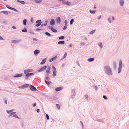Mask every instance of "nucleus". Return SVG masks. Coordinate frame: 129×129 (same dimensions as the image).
<instances>
[{"label": "nucleus", "instance_id": "obj_1", "mask_svg": "<svg viewBox=\"0 0 129 129\" xmlns=\"http://www.w3.org/2000/svg\"><path fill=\"white\" fill-rule=\"evenodd\" d=\"M106 72V73L108 75L112 74V71L111 69L108 66H106L105 67Z\"/></svg>", "mask_w": 129, "mask_h": 129}, {"label": "nucleus", "instance_id": "obj_2", "mask_svg": "<svg viewBox=\"0 0 129 129\" xmlns=\"http://www.w3.org/2000/svg\"><path fill=\"white\" fill-rule=\"evenodd\" d=\"M29 86V84H24L18 87V88H19L24 89L28 88Z\"/></svg>", "mask_w": 129, "mask_h": 129}, {"label": "nucleus", "instance_id": "obj_3", "mask_svg": "<svg viewBox=\"0 0 129 129\" xmlns=\"http://www.w3.org/2000/svg\"><path fill=\"white\" fill-rule=\"evenodd\" d=\"M30 89L33 91H35L37 90V89L35 87L33 86L32 85H30V86L29 87Z\"/></svg>", "mask_w": 129, "mask_h": 129}, {"label": "nucleus", "instance_id": "obj_4", "mask_svg": "<svg viewBox=\"0 0 129 129\" xmlns=\"http://www.w3.org/2000/svg\"><path fill=\"white\" fill-rule=\"evenodd\" d=\"M76 94L75 90L74 89L72 90L71 91V98H75Z\"/></svg>", "mask_w": 129, "mask_h": 129}, {"label": "nucleus", "instance_id": "obj_5", "mask_svg": "<svg viewBox=\"0 0 129 129\" xmlns=\"http://www.w3.org/2000/svg\"><path fill=\"white\" fill-rule=\"evenodd\" d=\"M52 68L53 69V76L55 77L56 75V70L54 66H52Z\"/></svg>", "mask_w": 129, "mask_h": 129}, {"label": "nucleus", "instance_id": "obj_6", "mask_svg": "<svg viewBox=\"0 0 129 129\" xmlns=\"http://www.w3.org/2000/svg\"><path fill=\"white\" fill-rule=\"evenodd\" d=\"M36 23H37V24L35 26H36L38 27L41 24L42 22L41 21V20H40L37 21Z\"/></svg>", "mask_w": 129, "mask_h": 129}, {"label": "nucleus", "instance_id": "obj_7", "mask_svg": "<svg viewBox=\"0 0 129 129\" xmlns=\"http://www.w3.org/2000/svg\"><path fill=\"white\" fill-rule=\"evenodd\" d=\"M47 68V66H45L42 67L40 70H39V72H41L45 70Z\"/></svg>", "mask_w": 129, "mask_h": 129}, {"label": "nucleus", "instance_id": "obj_8", "mask_svg": "<svg viewBox=\"0 0 129 129\" xmlns=\"http://www.w3.org/2000/svg\"><path fill=\"white\" fill-rule=\"evenodd\" d=\"M63 88L61 87H57L55 88V90L56 91H58L61 90Z\"/></svg>", "mask_w": 129, "mask_h": 129}, {"label": "nucleus", "instance_id": "obj_9", "mask_svg": "<svg viewBox=\"0 0 129 129\" xmlns=\"http://www.w3.org/2000/svg\"><path fill=\"white\" fill-rule=\"evenodd\" d=\"M55 21L53 19H52L50 22V24L51 25H53L55 24Z\"/></svg>", "mask_w": 129, "mask_h": 129}, {"label": "nucleus", "instance_id": "obj_10", "mask_svg": "<svg viewBox=\"0 0 129 129\" xmlns=\"http://www.w3.org/2000/svg\"><path fill=\"white\" fill-rule=\"evenodd\" d=\"M33 70L32 69H28L25 70L24 71V72L25 74L27 73L32 72L33 71Z\"/></svg>", "mask_w": 129, "mask_h": 129}, {"label": "nucleus", "instance_id": "obj_11", "mask_svg": "<svg viewBox=\"0 0 129 129\" xmlns=\"http://www.w3.org/2000/svg\"><path fill=\"white\" fill-rule=\"evenodd\" d=\"M46 73H49V71L51 69V68L50 67L48 66L47 67V68H46Z\"/></svg>", "mask_w": 129, "mask_h": 129}, {"label": "nucleus", "instance_id": "obj_12", "mask_svg": "<svg viewBox=\"0 0 129 129\" xmlns=\"http://www.w3.org/2000/svg\"><path fill=\"white\" fill-rule=\"evenodd\" d=\"M40 52V51L38 50H36L34 52V54L35 55H37Z\"/></svg>", "mask_w": 129, "mask_h": 129}, {"label": "nucleus", "instance_id": "obj_13", "mask_svg": "<svg viewBox=\"0 0 129 129\" xmlns=\"http://www.w3.org/2000/svg\"><path fill=\"white\" fill-rule=\"evenodd\" d=\"M34 73H27L26 74V76L27 77H28L30 76H33L34 75Z\"/></svg>", "mask_w": 129, "mask_h": 129}, {"label": "nucleus", "instance_id": "obj_14", "mask_svg": "<svg viewBox=\"0 0 129 129\" xmlns=\"http://www.w3.org/2000/svg\"><path fill=\"white\" fill-rule=\"evenodd\" d=\"M20 41L19 40H14L12 41V42L13 43H18Z\"/></svg>", "mask_w": 129, "mask_h": 129}, {"label": "nucleus", "instance_id": "obj_15", "mask_svg": "<svg viewBox=\"0 0 129 129\" xmlns=\"http://www.w3.org/2000/svg\"><path fill=\"white\" fill-rule=\"evenodd\" d=\"M122 62L121 60L120 61L119 63V68H122Z\"/></svg>", "mask_w": 129, "mask_h": 129}, {"label": "nucleus", "instance_id": "obj_16", "mask_svg": "<svg viewBox=\"0 0 129 129\" xmlns=\"http://www.w3.org/2000/svg\"><path fill=\"white\" fill-rule=\"evenodd\" d=\"M46 83L48 85H49L50 84H52V82L51 81H45Z\"/></svg>", "mask_w": 129, "mask_h": 129}, {"label": "nucleus", "instance_id": "obj_17", "mask_svg": "<svg viewBox=\"0 0 129 129\" xmlns=\"http://www.w3.org/2000/svg\"><path fill=\"white\" fill-rule=\"evenodd\" d=\"M14 110H15L14 109H12V110H7L6 111L8 113V114L10 113V114L11 112L12 111H14Z\"/></svg>", "mask_w": 129, "mask_h": 129}, {"label": "nucleus", "instance_id": "obj_18", "mask_svg": "<svg viewBox=\"0 0 129 129\" xmlns=\"http://www.w3.org/2000/svg\"><path fill=\"white\" fill-rule=\"evenodd\" d=\"M51 30L53 32L56 33L57 31L56 30L54 29V28L52 27H51Z\"/></svg>", "mask_w": 129, "mask_h": 129}, {"label": "nucleus", "instance_id": "obj_19", "mask_svg": "<svg viewBox=\"0 0 129 129\" xmlns=\"http://www.w3.org/2000/svg\"><path fill=\"white\" fill-rule=\"evenodd\" d=\"M58 44H64V41H61L58 42Z\"/></svg>", "mask_w": 129, "mask_h": 129}, {"label": "nucleus", "instance_id": "obj_20", "mask_svg": "<svg viewBox=\"0 0 129 129\" xmlns=\"http://www.w3.org/2000/svg\"><path fill=\"white\" fill-rule=\"evenodd\" d=\"M22 76V74H17L14 76L15 77H18L21 76Z\"/></svg>", "mask_w": 129, "mask_h": 129}, {"label": "nucleus", "instance_id": "obj_21", "mask_svg": "<svg viewBox=\"0 0 129 129\" xmlns=\"http://www.w3.org/2000/svg\"><path fill=\"white\" fill-rule=\"evenodd\" d=\"M56 21L58 23H60V19L59 17H58Z\"/></svg>", "mask_w": 129, "mask_h": 129}, {"label": "nucleus", "instance_id": "obj_22", "mask_svg": "<svg viewBox=\"0 0 129 129\" xmlns=\"http://www.w3.org/2000/svg\"><path fill=\"white\" fill-rule=\"evenodd\" d=\"M35 2L37 3H40L42 1V0H35Z\"/></svg>", "mask_w": 129, "mask_h": 129}, {"label": "nucleus", "instance_id": "obj_23", "mask_svg": "<svg viewBox=\"0 0 129 129\" xmlns=\"http://www.w3.org/2000/svg\"><path fill=\"white\" fill-rule=\"evenodd\" d=\"M120 4L121 6H122L123 5V0H121L120 2Z\"/></svg>", "mask_w": 129, "mask_h": 129}, {"label": "nucleus", "instance_id": "obj_24", "mask_svg": "<svg viewBox=\"0 0 129 129\" xmlns=\"http://www.w3.org/2000/svg\"><path fill=\"white\" fill-rule=\"evenodd\" d=\"M94 60V59L93 58H91L88 59V61L89 62H91Z\"/></svg>", "mask_w": 129, "mask_h": 129}, {"label": "nucleus", "instance_id": "obj_25", "mask_svg": "<svg viewBox=\"0 0 129 129\" xmlns=\"http://www.w3.org/2000/svg\"><path fill=\"white\" fill-rule=\"evenodd\" d=\"M13 117L16 118L18 119H20V118L18 117L17 115L16 114H15L13 116Z\"/></svg>", "mask_w": 129, "mask_h": 129}, {"label": "nucleus", "instance_id": "obj_26", "mask_svg": "<svg viewBox=\"0 0 129 129\" xmlns=\"http://www.w3.org/2000/svg\"><path fill=\"white\" fill-rule=\"evenodd\" d=\"M16 113V112H11V113L10 115L9 116H12L13 115H14Z\"/></svg>", "mask_w": 129, "mask_h": 129}, {"label": "nucleus", "instance_id": "obj_27", "mask_svg": "<svg viewBox=\"0 0 129 129\" xmlns=\"http://www.w3.org/2000/svg\"><path fill=\"white\" fill-rule=\"evenodd\" d=\"M23 24L25 25L26 24V19H24L23 21Z\"/></svg>", "mask_w": 129, "mask_h": 129}, {"label": "nucleus", "instance_id": "obj_28", "mask_svg": "<svg viewBox=\"0 0 129 129\" xmlns=\"http://www.w3.org/2000/svg\"><path fill=\"white\" fill-rule=\"evenodd\" d=\"M45 62H46V60L45 59H44L41 62V64H43Z\"/></svg>", "mask_w": 129, "mask_h": 129}, {"label": "nucleus", "instance_id": "obj_29", "mask_svg": "<svg viewBox=\"0 0 129 129\" xmlns=\"http://www.w3.org/2000/svg\"><path fill=\"white\" fill-rule=\"evenodd\" d=\"M95 30H92L90 32V34H93V33H94L95 32Z\"/></svg>", "mask_w": 129, "mask_h": 129}, {"label": "nucleus", "instance_id": "obj_30", "mask_svg": "<svg viewBox=\"0 0 129 129\" xmlns=\"http://www.w3.org/2000/svg\"><path fill=\"white\" fill-rule=\"evenodd\" d=\"M93 87L96 90H98V87L97 86H93Z\"/></svg>", "mask_w": 129, "mask_h": 129}, {"label": "nucleus", "instance_id": "obj_31", "mask_svg": "<svg viewBox=\"0 0 129 129\" xmlns=\"http://www.w3.org/2000/svg\"><path fill=\"white\" fill-rule=\"evenodd\" d=\"M3 100H4L5 101V104H7V100L5 98H4L3 99Z\"/></svg>", "mask_w": 129, "mask_h": 129}, {"label": "nucleus", "instance_id": "obj_32", "mask_svg": "<svg viewBox=\"0 0 129 129\" xmlns=\"http://www.w3.org/2000/svg\"><path fill=\"white\" fill-rule=\"evenodd\" d=\"M74 21V20L73 19H72L71 20L70 22V24L71 25V24H72L73 23Z\"/></svg>", "mask_w": 129, "mask_h": 129}, {"label": "nucleus", "instance_id": "obj_33", "mask_svg": "<svg viewBox=\"0 0 129 129\" xmlns=\"http://www.w3.org/2000/svg\"><path fill=\"white\" fill-rule=\"evenodd\" d=\"M59 39H63L64 38V37L63 36H61L59 38Z\"/></svg>", "mask_w": 129, "mask_h": 129}, {"label": "nucleus", "instance_id": "obj_34", "mask_svg": "<svg viewBox=\"0 0 129 129\" xmlns=\"http://www.w3.org/2000/svg\"><path fill=\"white\" fill-rule=\"evenodd\" d=\"M56 106L58 109H60V106L58 104H56Z\"/></svg>", "mask_w": 129, "mask_h": 129}, {"label": "nucleus", "instance_id": "obj_35", "mask_svg": "<svg viewBox=\"0 0 129 129\" xmlns=\"http://www.w3.org/2000/svg\"><path fill=\"white\" fill-rule=\"evenodd\" d=\"M46 118L48 120L49 119V116L48 115V114H46Z\"/></svg>", "mask_w": 129, "mask_h": 129}, {"label": "nucleus", "instance_id": "obj_36", "mask_svg": "<svg viewBox=\"0 0 129 129\" xmlns=\"http://www.w3.org/2000/svg\"><path fill=\"white\" fill-rule=\"evenodd\" d=\"M103 98L105 100H107L108 99V98L105 95H103Z\"/></svg>", "mask_w": 129, "mask_h": 129}, {"label": "nucleus", "instance_id": "obj_37", "mask_svg": "<svg viewBox=\"0 0 129 129\" xmlns=\"http://www.w3.org/2000/svg\"><path fill=\"white\" fill-rule=\"evenodd\" d=\"M121 68H118V72L119 73H120L121 71Z\"/></svg>", "mask_w": 129, "mask_h": 129}, {"label": "nucleus", "instance_id": "obj_38", "mask_svg": "<svg viewBox=\"0 0 129 129\" xmlns=\"http://www.w3.org/2000/svg\"><path fill=\"white\" fill-rule=\"evenodd\" d=\"M71 4V3L69 2H66V5H69Z\"/></svg>", "mask_w": 129, "mask_h": 129}, {"label": "nucleus", "instance_id": "obj_39", "mask_svg": "<svg viewBox=\"0 0 129 129\" xmlns=\"http://www.w3.org/2000/svg\"><path fill=\"white\" fill-rule=\"evenodd\" d=\"M2 12L3 13L7 15V14H8V12L7 11H3Z\"/></svg>", "mask_w": 129, "mask_h": 129}, {"label": "nucleus", "instance_id": "obj_40", "mask_svg": "<svg viewBox=\"0 0 129 129\" xmlns=\"http://www.w3.org/2000/svg\"><path fill=\"white\" fill-rule=\"evenodd\" d=\"M45 34L46 35H47L48 36H50L51 35L48 32H46L45 33Z\"/></svg>", "mask_w": 129, "mask_h": 129}, {"label": "nucleus", "instance_id": "obj_41", "mask_svg": "<svg viewBox=\"0 0 129 129\" xmlns=\"http://www.w3.org/2000/svg\"><path fill=\"white\" fill-rule=\"evenodd\" d=\"M67 25H65L63 28V29L65 30V29H66L67 28Z\"/></svg>", "mask_w": 129, "mask_h": 129}, {"label": "nucleus", "instance_id": "obj_42", "mask_svg": "<svg viewBox=\"0 0 129 129\" xmlns=\"http://www.w3.org/2000/svg\"><path fill=\"white\" fill-rule=\"evenodd\" d=\"M90 12L92 14H94L95 13V11H90Z\"/></svg>", "mask_w": 129, "mask_h": 129}, {"label": "nucleus", "instance_id": "obj_43", "mask_svg": "<svg viewBox=\"0 0 129 129\" xmlns=\"http://www.w3.org/2000/svg\"><path fill=\"white\" fill-rule=\"evenodd\" d=\"M22 31L23 32H26L27 31V30L26 29H22Z\"/></svg>", "mask_w": 129, "mask_h": 129}, {"label": "nucleus", "instance_id": "obj_44", "mask_svg": "<svg viewBox=\"0 0 129 129\" xmlns=\"http://www.w3.org/2000/svg\"><path fill=\"white\" fill-rule=\"evenodd\" d=\"M80 121V122H81V125L82 126V129H83V123L81 121Z\"/></svg>", "mask_w": 129, "mask_h": 129}, {"label": "nucleus", "instance_id": "obj_45", "mask_svg": "<svg viewBox=\"0 0 129 129\" xmlns=\"http://www.w3.org/2000/svg\"><path fill=\"white\" fill-rule=\"evenodd\" d=\"M8 8L10 9H12V8L11 7H10L8 5H7L6 6Z\"/></svg>", "mask_w": 129, "mask_h": 129}, {"label": "nucleus", "instance_id": "obj_46", "mask_svg": "<svg viewBox=\"0 0 129 129\" xmlns=\"http://www.w3.org/2000/svg\"><path fill=\"white\" fill-rule=\"evenodd\" d=\"M46 23L44 24H42L41 25V26H43L44 25V26H46V25H47V21H46Z\"/></svg>", "mask_w": 129, "mask_h": 129}, {"label": "nucleus", "instance_id": "obj_47", "mask_svg": "<svg viewBox=\"0 0 129 129\" xmlns=\"http://www.w3.org/2000/svg\"><path fill=\"white\" fill-rule=\"evenodd\" d=\"M99 45L101 48H102L103 47L102 44V43H101Z\"/></svg>", "mask_w": 129, "mask_h": 129}, {"label": "nucleus", "instance_id": "obj_48", "mask_svg": "<svg viewBox=\"0 0 129 129\" xmlns=\"http://www.w3.org/2000/svg\"><path fill=\"white\" fill-rule=\"evenodd\" d=\"M84 96L85 97V98L87 99L88 98V95L87 94H85L84 95Z\"/></svg>", "mask_w": 129, "mask_h": 129}, {"label": "nucleus", "instance_id": "obj_49", "mask_svg": "<svg viewBox=\"0 0 129 129\" xmlns=\"http://www.w3.org/2000/svg\"><path fill=\"white\" fill-rule=\"evenodd\" d=\"M36 103L33 104V106L34 107H35L36 106Z\"/></svg>", "mask_w": 129, "mask_h": 129}, {"label": "nucleus", "instance_id": "obj_50", "mask_svg": "<svg viewBox=\"0 0 129 129\" xmlns=\"http://www.w3.org/2000/svg\"><path fill=\"white\" fill-rule=\"evenodd\" d=\"M57 58V56H55L54 57L52 58V59H53V60H55L56 58Z\"/></svg>", "mask_w": 129, "mask_h": 129}, {"label": "nucleus", "instance_id": "obj_51", "mask_svg": "<svg viewBox=\"0 0 129 129\" xmlns=\"http://www.w3.org/2000/svg\"><path fill=\"white\" fill-rule=\"evenodd\" d=\"M67 55V53H65L64 55V58H65L66 57Z\"/></svg>", "mask_w": 129, "mask_h": 129}, {"label": "nucleus", "instance_id": "obj_52", "mask_svg": "<svg viewBox=\"0 0 129 129\" xmlns=\"http://www.w3.org/2000/svg\"><path fill=\"white\" fill-rule=\"evenodd\" d=\"M20 3L22 4H25V2L24 1H21Z\"/></svg>", "mask_w": 129, "mask_h": 129}, {"label": "nucleus", "instance_id": "obj_53", "mask_svg": "<svg viewBox=\"0 0 129 129\" xmlns=\"http://www.w3.org/2000/svg\"><path fill=\"white\" fill-rule=\"evenodd\" d=\"M40 110L39 109H37V113H39L40 112Z\"/></svg>", "mask_w": 129, "mask_h": 129}, {"label": "nucleus", "instance_id": "obj_54", "mask_svg": "<svg viewBox=\"0 0 129 129\" xmlns=\"http://www.w3.org/2000/svg\"><path fill=\"white\" fill-rule=\"evenodd\" d=\"M62 3L63 4H66V2L65 1H63L62 2Z\"/></svg>", "mask_w": 129, "mask_h": 129}, {"label": "nucleus", "instance_id": "obj_55", "mask_svg": "<svg viewBox=\"0 0 129 129\" xmlns=\"http://www.w3.org/2000/svg\"><path fill=\"white\" fill-rule=\"evenodd\" d=\"M65 25H67V21L66 20H65Z\"/></svg>", "mask_w": 129, "mask_h": 129}, {"label": "nucleus", "instance_id": "obj_56", "mask_svg": "<svg viewBox=\"0 0 129 129\" xmlns=\"http://www.w3.org/2000/svg\"><path fill=\"white\" fill-rule=\"evenodd\" d=\"M12 28L14 29H16V27L14 26H13Z\"/></svg>", "mask_w": 129, "mask_h": 129}, {"label": "nucleus", "instance_id": "obj_57", "mask_svg": "<svg viewBox=\"0 0 129 129\" xmlns=\"http://www.w3.org/2000/svg\"><path fill=\"white\" fill-rule=\"evenodd\" d=\"M12 10H13L14 11H17L15 9H14V8H12Z\"/></svg>", "mask_w": 129, "mask_h": 129}, {"label": "nucleus", "instance_id": "obj_58", "mask_svg": "<svg viewBox=\"0 0 129 129\" xmlns=\"http://www.w3.org/2000/svg\"><path fill=\"white\" fill-rule=\"evenodd\" d=\"M0 39L2 40H4V39L1 36H0Z\"/></svg>", "mask_w": 129, "mask_h": 129}, {"label": "nucleus", "instance_id": "obj_59", "mask_svg": "<svg viewBox=\"0 0 129 129\" xmlns=\"http://www.w3.org/2000/svg\"><path fill=\"white\" fill-rule=\"evenodd\" d=\"M49 78L48 77H47L46 78V79L47 80H49Z\"/></svg>", "mask_w": 129, "mask_h": 129}, {"label": "nucleus", "instance_id": "obj_60", "mask_svg": "<svg viewBox=\"0 0 129 129\" xmlns=\"http://www.w3.org/2000/svg\"><path fill=\"white\" fill-rule=\"evenodd\" d=\"M31 22H33V21L34 20H33V18H31Z\"/></svg>", "mask_w": 129, "mask_h": 129}, {"label": "nucleus", "instance_id": "obj_61", "mask_svg": "<svg viewBox=\"0 0 129 129\" xmlns=\"http://www.w3.org/2000/svg\"><path fill=\"white\" fill-rule=\"evenodd\" d=\"M41 29L40 28H37L36 29V30L37 31L40 30Z\"/></svg>", "mask_w": 129, "mask_h": 129}, {"label": "nucleus", "instance_id": "obj_62", "mask_svg": "<svg viewBox=\"0 0 129 129\" xmlns=\"http://www.w3.org/2000/svg\"><path fill=\"white\" fill-rule=\"evenodd\" d=\"M33 40L35 41H37V39L36 38H34L33 39Z\"/></svg>", "mask_w": 129, "mask_h": 129}, {"label": "nucleus", "instance_id": "obj_63", "mask_svg": "<svg viewBox=\"0 0 129 129\" xmlns=\"http://www.w3.org/2000/svg\"><path fill=\"white\" fill-rule=\"evenodd\" d=\"M53 60V59L52 58L51 59H50V62H51Z\"/></svg>", "mask_w": 129, "mask_h": 129}, {"label": "nucleus", "instance_id": "obj_64", "mask_svg": "<svg viewBox=\"0 0 129 129\" xmlns=\"http://www.w3.org/2000/svg\"><path fill=\"white\" fill-rule=\"evenodd\" d=\"M87 100H90V98H87Z\"/></svg>", "mask_w": 129, "mask_h": 129}]
</instances>
